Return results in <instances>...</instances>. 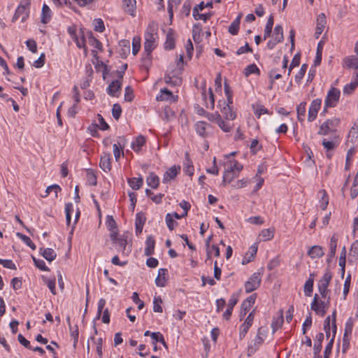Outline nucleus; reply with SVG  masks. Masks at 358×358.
<instances>
[{
    "label": "nucleus",
    "instance_id": "obj_4",
    "mask_svg": "<svg viewBox=\"0 0 358 358\" xmlns=\"http://www.w3.org/2000/svg\"><path fill=\"white\" fill-rule=\"evenodd\" d=\"M340 90L335 87H331L329 90L324 102L326 103V108H333L335 107L340 98Z\"/></svg>",
    "mask_w": 358,
    "mask_h": 358
},
{
    "label": "nucleus",
    "instance_id": "obj_41",
    "mask_svg": "<svg viewBox=\"0 0 358 358\" xmlns=\"http://www.w3.org/2000/svg\"><path fill=\"white\" fill-rule=\"evenodd\" d=\"M86 177L87 182L92 186H95L97 184L96 176L92 169H87L86 171Z\"/></svg>",
    "mask_w": 358,
    "mask_h": 358
},
{
    "label": "nucleus",
    "instance_id": "obj_34",
    "mask_svg": "<svg viewBox=\"0 0 358 358\" xmlns=\"http://www.w3.org/2000/svg\"><path fill=\"white\" fill-rule=\"evenodd\" d=\"M357 86H358V78L355 77V80L351 82L349 84H347L343 87V94H348V95L351 94L355 90V89L357 88Z\"/></svg>",
    "mask_w": 358,
    "mask_h": 358
},
{
    "label": "nucleus",
    "instance_id": "obj_19",
    "mask_svg": "<svg viewBox=\"0 0 358 358\" xmlns=\"http://www.w3.org/2000/svg\"><path fill=\"white\" fill-rule=\"evenodd\" d=\"M324 340V334L323 333H318L315 336V341L313 348V352L315 357H318L320 355V352L322 348V341Z\"/></svg>",
    "mask_w": 358,
    "mask_h": 358
},
{
    "label": "nucleus",
    "instance_id": "obj_56",
    "mask_svg": "<svg viewBox=\"0 0 358 358\" xmlns=\"http://www.w3.org/2000/svg\"><path fill=\"white\" fill-rule=\"evenodd\" d=\"M122 114V108L120 104L115 103L113 106L112 108V115L113 117L116 120H119Z\"/></svg>",
    "mask_w": 358,
    "mask_h": 358
},
{
    "label": "nucleus",
    "instance_id": "obj_62",
    "mask_svg": "<svg viewBox=\"0 0 358 358\" xmlns=\"http://www.w3.org/2000/svg\"><path fill=\"white\" fill-rule=\"evenodd\" d=\"M334 338L335 337H334V336H333L329 342V343L327 345L325 350H324V358H329V356L331 355L332 348H333V344H334Z\"/></svg>",
    "mask_w": 358,
    "mask_h": 358
},
{
    "label": "nucleus",
    "instance_id": "obj_21",
    "mask_svg": "<svg viewBox=\"0 0 358 358\" xmlns=\"http://www.w3.org/2000/svg\"><path fill=\"white\" fill-rule=\"evenodd\" d=\"M40 254L48 262L53 261L56 257L57 253L52 248H40Z\"/></svg>",
    "mask_w": 358,
    "mask_h": 358
},
{
    "label": "nucleus",
    "instance_id": "obj_6",
    "mask_svg": "<svg viewBox=\"0 0 358 358\" xmlns=\"http://www.w3.org/2000/svg\"><path fill=\"white\" fill-rule=\"evenodd\" d=\"M338 122L339 120L338 119L327 120L320 126L318 134L320 135H327L329 132L333 131L335 129Z\"/></svg>",
    "mask_w": 358,
    "mask_h": 358
},
{
    "label": "nucleus",
    "instance_id": "obj_33",
    "mask_svg": "<svg viewBox=\"0 0 358 358\" xmlns=\"http://www.w3.org/2000/svg\"><path fill=\"white\" fill-rule=\"evenodd\" d=\"M164 81L166 84L171 86H179L182 83V79L179 77H172L169 74H166L164 76Z\"/></svg>",
    "mask_w": 358,
    "mask_h": 358
},
{
    "label": "nucleus",
    "instance_id": "obj_24",
    "mask_svg": "<svg viewBox=\"0 0 358 358\" xmlns=\"http://www.w3.org/2000/svg\"><path fill=\"white\" fill-rule=\"evenodd\" d=\"M164 48L166 50H173L175 48L174 32L172 29H170L166 34Z\"/></svg>",
    "mask_w": 358,
    "mask_h": 358
},
{
    "label": "nucleus",
    "instance_id": "obj_30",
    "mask_svg": "<svg viewBox=\"0 0 358 358\" xmlns=\"http://www.w3.org/2000/svg\"><path fill=\"white\" fill-rule=\"evenodd\" d=\"M242 15L240 14L237 17L231 22L229 27V32L232 35L238 34L239 26L241 23V19Z\"/></svg>",
    "mask_w": 358,
    "mask_h": 358
},
{
    "label": "nucleus",
    "instance_id": "obj_12",
    "mask_svg": "<svg viewBox=\"0 0 358 358\" xmlns=\"http://www.w3.org/2000/svg\"><path fill=\"white\" fill-rule=\"evenodd\" d=\"M344 66L348 69H354L356 72L354 73V76L358 78V57L355 55H351L345 57L343 59Z\"/></svg>",
    "mask_w": 358,
    "mask_h": 358
},
{
    "label": "nucleus",
    "instance_id": "obj_51",
    "mask_svg": "<svg viewBox=\"0 0 358 358\" xmlns=\"http://www.w3.org/2000/svg\"><path fill=\"white\" fill-rule=\"evenodd\" d=\"M26 11V6L23 5H20L15 12V14L12 18V22H15L16 20H17Z\"/></svg>",
    "mask_w": 358,
    "mask_h": 358
},
{
    "label": "nucleus",
    "instance_id": "obj_54",
    "mask_svg": "<svg viewBox=\"0 0 358 358\" xmlns=\"http://www.w3.org/2000/svg\"><path fill=\"white\" fill-rule=\"evenodd\" d=\"M33 261L34 262L35 266L38 268L41 271H49V268L45 265V262L43 259H36L34 257H32Z\"/></svg>",
    "mask_w": 358,
    "mask_h": 358
},
{
    "label": "nucleus",
    "instance_id": "obj_47",
    "mask_svg": "<svg viewBox=\"0 0 358 358\" xmlns=\"http://www.w3.org/2000/svg\"><path fill=\"white\" fill-rule=\"evenodd\" d=\"M17 236L29 247H30L32 250H36V245L27 236L22 234L21 233H17Z\"/></svg>",
    "mask_w": 358,
    "mask_h": 358
},
{
    "label": "nucleus",
    "instance_id": "obj_13",
    "mask_svg": "<svg viewBox=\"0 0 358 358\" xmlns=\"http://www.w3.org/2000/svg\"><path fill=\"white\" fill-rule=\"evenodd\" d=\"M238 302V296L236 294H233L228 302L227 308L223 313V318L226 320H229L231 316L234 307Z\"/></svg>",
    "mask_w": 358,
    "mask_h": 358
},
{
    "label": "nucleus",
    "instance_id": "obj_26",
    "mask_svg": "<svg viewBox=\"0 0 358 358\" xmlns=\"http://www.w3.org/2000/svg\"><path fill=\"white\" fill-rule=\"evenodd\" d=\"M213 116L215 117V122L223 131L229 132L231 131V126L222 119V117L219 113H215Z\"/></svg>",
    "mask_w": 358,
    "mask_h": 358
},
{
    "label": "nucleus",
    "instance_id": "obj_3",
    "mask_svg": "<svg viewBox=\"0 0 358 358\" xmlns=\"http://www.w3.org/2000/svg\"><path fill=\"white\" fill-rule=\"evenodd\" d=\"M262 275L259 272L254 273L245 283L246 293H250L256 290L261 285Z\"/></svg>",
    "mask_w": 358,
    "mask_h": 358
},
{
    "label": "nucleus",
    "instance_id": "obj_60",
    "mask_svg": "<svg viewBox=\"0 0 358 358\" xmlns=\"http://www.w3.org/2000/svg\"><path fill=\"white\" fill-rule=\"evenodd\" d=\"M94 30L98 32H103L105 30L103 22L101 19L97 18L94 20Z\"/></svg>",
    "mask_w": 358,
    "mask_h": 358
},
{
    "label": "nucleus",
    "instance_id": "obj_27",
    "mask_svg": "<svg viewBox=\"0 0 358 358\" xmlns=\"http://www.w3.org/2000/svg\"><path fill=\"white\" fill-rule=\"evenodd\" d=\"M221 112L224 115L227 120H234L236 117V113L233 110L231 106L227 103L222 109Z\"/></svg>",
    "mask_w": 358,
    "mask_h": 358
},
{
    "label": "nucleus",
    "instance_id": "obj_14",
    "mask_svg": "<svg viewBox=\"0 0 358 358\" xmlns=\"http://www.w3.org/2000/svg\"><path fill=\"white\" fill-rule=\"evenodd\" d=\"M99 166L105 172L111 170V156L109 152H105L101 156Z\"/></svg>",
    "mask_w": 358,
    "mask_h": 358
},
{
    "label": "nucleus",
    "instance_id": "obj_52",
    "mask_svg": "<svg viewBox=\"0 0 358 358\" xmlns=\"http://www.w3.org/2000/svg\"><path fill=\"white\" fill-rule=\"evenodd\" d=\"M151 53L152 52H149V54H148V52H144L143 56L142 57V65L146 69H148V68L150 67V66L151 64V59H152Z\"/></svg>",
    "mask_w": 358,
    "mask_h": 358
},
{
    "label": "nucleus",
    "instance_id": "obj_59",
    "mask_svg": "<svg viewBox=\"0 0 358 358\" xmlns=\"http://www.w3.org/2000/svg\"><path fill=\"white\" fill-rule=\"evenodd\" d=\"M106 225L109 231L116 230L117 229L116 222L111 215L106 217Z\"/></svg>",
    "mask_w": 358,
    "mask_h": 358
},
{
    "label": "nucleus",
    "instance_id": "obj_40",
    "mask_svg": "<svg viewBox=\"0 0 358 358\" xmlns=\"http://www.w3.org/2000/svg\"><path fill=\"white\" fill-rule=\"evenodd\" d=\"M88 38H89V43L91 46H93L94 48H96L99 50H102V43L98 39H96L95 37H94L92 31H89Z\"/></svg>",
    "mask_w": 358,
    "mask_h": 358
},
{
    "label": "nucleus",
    "instance_id": "obj_15",
    "mask_svg": "<svg viewBox=\"0 0 358 358\" xmlns=\"http://www.w3.org/2000/svg\"><path fill=\"white\" fill-rule=\"evenodd\" d=\"M168 274V270L166 268H159L158 271V275L155 279V284L158 287H164L166 286Z\"/></svg>",
    "mask_w": 358,
    "mask_h": 358
},
{
    "label": "nucleus",
    "instance_id": "obj_46",
    "mask_svg": "<svg viewBox=\"0 0 358 358\" xmlns=\"http://www.w3.org/2000/svg\"><path fill=\"white\" fill-rule=\"evenodd\" d=\"M167 227L169 230L172 231L178 225V222L173 220V215L171 213H167L165 217Z\"/></svg>",
    "mask_w": 358,
    "mask_h": 358
},
{
    "label": "nucleus",
    "instance_id": "obj_17",
    "mask_svg": "<svg viewBox=\"0 0 358 358\" xmlns=\"http://www.w3.org/2000/svg\"><path fill=\"white\" fill-rule=\"evenodd\" d=\"M257 243L253 244L249 248L248 252L246 253L245 256L242 260V264H248L252 262L257 252Z\"/></svg>",
    "mask_w": 358,
    "mask_h": 358
},
{
    "label": "nucleus",
    "instance_id": "obj_58",
    "mask_svg": "<svg viewBox=\"0 0 358 358\" xmlns=\"http://www.w3.org/2000/svg\"><path fill=\"white\" fill-rule=\"evenodd\" d=\"M283 323V317L280 316L277 319H273L271 323V327L273 329V333H275L279 328L281 327Z\"/></svg>",
    "mask_w": 358,
    "mask_h": 358
},
{
    "label": "nucleus",
    "instance_id": "obj_38",
    "mask_svg": "<svg viewBox=\"0 0 358 358\" xmlns=\"http://www.w3.org/2000/svg\"><path fill=\"white\" fill-rule=\"evenodd\" d=\"M338 243V237L334 234L329 242V256L335 257Z\"/></svg>",
    "mask_w": 358,
    "mask_h": 358
},
{
    "label": "nucleus",
    "instance_id": "obj_53",
    "mask_svg": "<svg viewBox=\"0 0 358 358\" xmlns=\"http://www.w3.org/2000/svg\"><path fill=\"white\" fill-rule=\"evenodd\" d=\"M141 48V38L140 37L135 36L132 41V53L134 55H137Z\"/></svg>",
    "mask_w": 358,
    "mask_h": 358
},
{
    "label": "nucleus",
    "instance_id": "obj_22",
    "mask_svg": "<svg viewBox=\"0 0 358 358\" xmlns=\"http://www.w3.org/2000/svg\"><path fill=\"white\" fill-rule=\"evenodd\" d=\"M52 17V11L49 6L44 3L42 7V12H41V22L43 24H47L48 23Z\"/></svg>",
    "mask_w": 358,
    "mask_h": 358
},
{
    "label": "nucleus",
    "instance_id": "obj_49",
    "mask_svg": "<svg viewBox=\"0 0 358 358\" xmlns=\"http://www.w3.org/2000/svg\"><path fill=\"white\" fill-rule=\"evenodd\" d=\"M162 303V300L159 296H155L153 299V310L157 313H162V307L161 306V303Z\"/></svg>",
    "mask_w": 358,
    "mask_h": 358
},
{
    "label": "nucleus",
    "instance_id": "obj_61",
    "mask_svg": "<svg viewBox=\"0 0 358 358\" xmlns=\"http://www.w3.org/2000/svg\"><path fill=\"white\" fill-rule=\"evenodd\" d=\"M227 169H232L234 173H239L243 169V166L237 161H234L228 166Z\"/></svg>",
    "mask_w": 358,
    "mask_h": 358
},
{
    "label": "nucleus",
    "instance_id": "obj_32",
    "mask_svg": "<svg viewBox=\"0 0 358 358\" xmlns=\"http://www.w3.org/2000/svg\"><path fill=\"white\" fill-rule=\"evenodd\" d=\"M145 137L142 135H139L136 138V141L131 143V147L134 151L138 152L141 150V148L145 144Z\"/></svg>",
    "mask_w": 358,
    "mask_h": 358
},
{
    "label": "nucleus",
    "instance_id": "obj_48",
    "mask_svg": "<svg viewBox=\"0 0 358 358\" xmlns=\"http://www.w3.org/2000/svg\"><path fill=\"white\" fill-rule=\"evenodd\" d=\"M314 281L307 280L304 285V294L306 296H310L313 291Z\"/></svg>",
    "mask_w": 358,
    "mask_h": 358
},
{
    "label": "nucleus",
    "instance_id": "obj_31",
    "mask_svg": "<svg viewBox=\"0 0 358 358\" xmlns=\"http://www.w3.org/2000/svg\"><path fill=\"white\" fill-rule=\"evenodd\" d=\"M128 184L133 189L137 190L142 187L143 184V180L141 177L129 178Z\"/></svg>",
    "mask_w": 358,
    "mask_h": 358
},
{
    "label": "nucleus",
    "instance_id": "obj_29",
    "mask_svg": "<svg viewBox=\"0 0 358 358\" xmlns=\"http://www.w3.org/2000/svg\"><path fill=\"white\" fill-rule=\"evenodd\" d=\"M274 229L269 228L263 229L259 234L261 241H267L271 240L274 236Z\"/></svg>",
    "mask_w": 358,
    "mask_h": 358
},
{
    "label": "nucleus",
    "instance_id": "obj_16",
    "mask_svg": "<svg viewBox=\"0 0 358 358\" xmlns=\"http://www.w3.org/2000/svg\"><path fill=\"white\" fill-rule=\"evenodd\" d=\"M180 170V167L178 168L176 166H171L169 170H167L164 174L163 177V182L166 183L171 180L174 179Z\"/></svg>",
    "mask_w": 358,
    "mask_h": 358
},
{
    "label": "nucleus",
    "instance_id": "obj_20",
    "mask_svg": "<svg viewBox=\"0 0 358 358\" xmlns=\"http://www.w3.org/2000/svg\"><path fill=\"white\" fill-rule=\"evenodd\" d=\"M145 248L144 250V254L145 256H150L154 253L155 241L152 236H149L147 237L145 241Z\"/></svg>",
    "mask_w": 358,
    "mask_h": 358
},
{
    "label": "nucleus",
    "instance_id": "obj_1",
    "mask_svg": "<svg viewBox=\"0 0 358 358\" xmlns=\"http://www.w3.org/2000/svg\"><path fill=\"white\" fill-rule=\"evenodd\" d=\"M326 299L327 301H319V296L317 294H315L310 304V308L315 311L317 315L321 317H324L325 315L329 308L330 296H328Z\"/></svg>",
    "mask_w": 358,
    "mask_h": 358
},
{
    "label": "nucleus",
    "instance_id": "obj_43",
    "mask_svg": "<svg viewBox=\"0 0 358 358\" xmlns=\"http://www.w3.org/2000/svg\"><path fill=\"white\" fill-rule=\"evenodd\" d=\"M206 123L203 121L198 122L195 124V129L196 134L202 137H205L206 135Z\"/></svg>",
    "mask_w": 358,
    "mask_h": 358
},
{
    "label": "nucleus",
    "instance_id": "obj_5",
    "mask_svg": "<svg viewBox=\"0 0 358 358\" xmlns=\"http://www.w3.org/2000/svg\"><path fill=\"white\" fill-rule=\"evenodd\" d=\"M154 29L150 27L145 34L144 52H152L156 47Z\"/></svg>",
    "mask_w": 358,
    "mask_h": 358
},
{
    "label": "nucleus",
    "instance_id": "obj_57",
    "mask_svg": "<svg viewBox=\"0 0 358 358\" xmlns=\"http://www.w3.org/2000/svg\"><path fill=\"white\" fill-rule=\"evenodd\" d=\"M320 193L322 194V199L320 200V207L322 210H324L329 203V198L324 190L320 191Z\"/></svg>",
    "mask_w": 358,
    "mask_h": 358
},
{
    "label": "nucleus",
    "instance_id": "obj_8",
    "mask_svg": "<svg viewBox=\"0 0 358 358\" xmlns=\"http://www.w3.org/2000/svg\"><path fill=\"white\" fill-rule=\"evenodd\" d=\"M322 99H314L309 107L308 120V122H313L317 117V115L319 109L321 107Z\"/></svg>",
    "mask_w": 358,
    "mask_h": 358
},
{
    "label": "nucleus",
    "instance_id": "obj_11",
    "mask_svg": "<svg viewBox=\"0 0 358 358\" xmlns=\"http://www.w3.org/2000/svg\"><path fill=\"white\" fill-rule=\"evenodd\" d=\"M122 88V82L120 80H113L107 87L106 92L108 95L118 97Z\"/></svg>",
    "mask_w": 358,
    "mask_h": 358
},
{
    "label": "nucleus",
    "instance_id": "obj_10",
    "mask_svg": "<svg viewBox=\"0 0 358 358\" xmlns=\"http://www.w3.org/2000/svg\"><path fill=\"white\" fill-rule=\"evenodd\" d=\"M262 327L258 329L257 335L253 340V343L250 344L248 348V356L253 355L264 343V339L260 336Z\"/></svg>",
    "mask_w": 358,
    "mask_h": 358
},
{
    "label": "nucleus",
    "instance_id": "obj_2",
    "mask_svg": "<svg viewBox=\"0 0 358 358\" xmlns=\"http://www.w3.org/2000/svg\"><path fill=\"white\" fill-rule=\"evenodd\" d=\"M331 279L332 273L329 269H327L323 276L318 282V291L323 299H326L327 297H328L327 293L329 292V290L328 289V287Z\"/></svg>",
    "mask_w": 358,
    "mask_h": 358
},
{
    "label": "nucleus",
    "instance_id": "obj_28",
    "mask_svg": "<svg viewBox=\"0 0 358 358\" xmlns=\"http://www.w3.org/2000/svg\"><path fill=\"white\" fill-rule=\"evenodd\" d=\"M146 182L151 188L157 189L159 184V177L154 173H150L146 179Z\"/></svg>",
    "mask_w": 358,
    "mask_h": 358
},
{
    "label": "nucleus",
    "instance_id": "obj_50",
    "mask_svg": "<svg viewBox=\"0 0 358 358\" xmlns=\"http://www.w3.org/2000/svg\"><path fill=\"white\" fill-rule=\"evenodd\" d=\"M307 69H308V64H302V66H301L300 70L299 71V72L295 76V81L297 83H301L302 78H303V76H304V75H305V73L306 72Z\"/></svg>",
    "mask_w": 358,
    "mask_h": 358
},
{
    "label": "nucleus",
    "instance_id": "obj_36",
    "mask_svg": "<svg viewBox=\"0 0 358 358\" xmlns=\"http://www.w3.org/2000/svg\"><path fill=\"white\" fill-rule=\"evenodd\" d=\"M145 194L147 195V196L150 197V199L155 203H162V198L164 196V194L162 193L155 195L153 192L149 189H145Z\"/></svg>",
    "mask_w": 358,
    "mask_h": 358
},
{
    "label": "nucleus",
    "instance_id": "obj_55",
    "mask_svg": "<svg viewBox=\"0 0 358 358\" xmlns=\"http://www.w3.org/2000/svg\"><path fill=\"white\" fill-rule=\"evenodd\" d=\"M352 328H353V320L352 317H350L345 326V332H344V337H348L349 335H351L352 332Z\"/></svg>",
    "mask_w": 358,
    "mask_h": 358
},
{
    "label": "nucleus",
    "instance_id": "obj_25",
    "mask_svg": "<svg viewBox=\"0 0 358 358\" xmlns=\"http://www.w3.org/2000/svg\"><path fill=\"white\" fill-rule=\"evenodd\" d=\"M308 254L312 259H315L322 257L324 252L322 246L314 245L308 250Z\"/></svg>",
    "mask_w": 358,
    "mask_h": 358
},
{
    "label": "nucleus",
    "instance_id": "obj_23",
    "mask_svg": "<svg viewBox=\"0 0 358 358\" xmlns=\"http://www.w3.org/2000/svg\"><path fill=\"white\" fill-rule=\"evenodd\" d=\"M120 48V55L122 58H126L130 52V42L128 40H122L119 42Z\"/></svg>",
    "mask_w": 358,
    "mask_h": 358
},
{
    "label": "nucleus",
    "instance_id": "obj_44",
    "mask_svg": "<svg viewBox=\"0 0 358 358\" xmlns=\"http://www.w3.org/2000/svg\"><path fill=\"white\" fill-rule=\"evenodd\" d=\"M173 97V93L166 88L161 90V95L157 96V99L159 101H167L170 100Z\"/></svg>",
    "mask_w": 358,
    "mask_h": 358
},
{
    "label": "nucleus",
    "instance_id": "obj_45",
    "mask_svg": "<svg viewBox=\"0 0 358 358\" xmlns=\"http://www.w3.org/2000/svg\"><path fill=\"white\" fill-rule=\"evenodd\" d=\"M185 158H186L187 163H186L185 167L184 168V172L185 173V174H187L189 176H192L194 174V166L192 165V162L190 161V159L189 158L188 153L185 154Z\"/></svg>",
    "mask_w": 358,
    "mask_h": 358
},
{
    "label": "nucleus",
    "instance_id": "obj_63",
    "mask_svg": "<svg viewBox=\"0 0 358 358\" xmlns=\"http://www.w3.org/2000/svg\"><path fill=\"white\" fill-rule=\"evenodd\" d=\"M106 300L104 299H100L98 302V308H97V314L96 316L95 320L100 319V317L101 315V313L103 312V308L106 305Z\"/></svg>",
    "mask_w": 358,
    "mask_h": 358
},
{
    "label": "nucleus",
    "instance_id": "obj_7",
    "mask_svg": "<svg viewBox=\"0 0 358 358\" xmlns=\"http://www.w3.org/2000/svg\"><path fill=\"white\" fill-rule=\"evenodd\" d=\"M203 9H204V2L203 1H201L199 4H198L196 6H195L193 8L192 15L196 20H201L204 22H206L211 17V16L213 15L212 13H204V14H200L199 13V10L201 11Z\"/></svg>",
    "mask_w": 358,
    "mask_h": 358
},
{
    "label": "nucleus",
    "instance_id": "obj_35",
    "mask_svg": "<svg viewBox=\"0 0 358 358\" xmlns=\"http://www.w3.org/2000/svg\"><path fill=\"white\" fill-rule=\"evenodd\" d=\"M306 103L301 102L296 108L297 118L299 122H302L304 120L306 112Z\"/></svg>",
    "mask_w": 358,
    "mask_h": 358
},
{
    "label": "nucleus",
    "instance_id": "obj_37",
    "mask_svg": "<svg viewBox=\"0 0 358 358\" xmlns=\"http://www.w3.org/2000/svg\"><path fill=\"white\" fill-rule=\"evenodd\" d=\"M273 23H274L273 17V15H270V17L268 19L267 23L266 24L265 29H264V40L271 36Z\"/></svg>",
    "mask_w": 358,
    "mask_h": 358
},
{
    "label": "nucleus",
    "instance_id": "obj_39",
    "mask_svg": "<svg viewBox=\"0 0 358 358\" xmlns=\"http://www.w3.org/2000/svg\"><path fill=\"white\" fill-rule=\"evenodd\" d=\"M316 29L324 31V29L327 24L326 16L324 13H320L316 20Z\"/></svg>",
    "mask_w": 358,
    "mask_h": 358
},
{
    "label": "nucleus",
    "instance_id": "obj_18",
    "mask_svg": "<svg viewBox=\"0 0 358 358\" xmlns=\"http://www.w3.org/2000/svg\"><path fill=\"white\" fill-rule=\"evenodd\" d=\"M136 0H123L124 10L128 14L134 16L136 11Z\"/></svg>",
    "mask_w": 358,
    "mask_h": 358
},
{
    "label": "nucleus",
    "instance_id": "obj_9",
    "mask_svg": "<svg viewBox=\"0 0 358 358\" xmlns=\"http://www.w3.org/2000/svg\"><path fill=\"white\" fill-rule=\"evenodd\" d=\"M255 317V310L251 311L245 319L244 323L241 326L239 338L242 340L247 334L250 327H251Z\"/></svg>",
    "mask_w": 358,
    "mask_h": 358
},
{
    "label": "nucleus",
    "instance_id": "obj_42",
    "mask_svg": "<svg viewBox=\"0 0 358 358\" xmlns=\"http://www.w3.org/2000/svg\"><path fill=\"white\" fill-rule=\"evenodd\" d=\"M244 74L246 77L249 76L250 74H260V70L257 66L256 64H252L248 65L244 70Z\"/></svg>",
    "mask_w": 358,
    "mask_h": 358
},
{
    "label": "nucleus",
    "instance_id": "obj_64",
    "mask_svg": "<svg viewBox=\"0 0 358 358\" xmlns=\"http://www.w3.org/2000/svg\"><path fill=\"white\" fill-rule=\"evenodd\" d=\"M25 43L31 52L33 53H36L37 52V44L34 40H27Z\"/></svg>",
    "mask_w": 358,
    "mask_h": 358
}]
</instances>
